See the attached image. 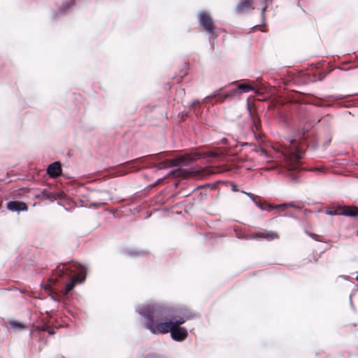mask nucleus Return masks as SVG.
<instances>
[{"label":"nucleus","mask_w":358,"mask_h":358,"mask_svg":"<svg viewBox=\"0 0 358 358\" xmlns=\"http://www.w3.org/2000/svg\"><path fill=\"white\" fill-rule=\"evenodd\" d=\"M243 193L246 194L253 202H255V199H259V196L254 194L251 192H247L243 191Z\"/></svg>","instance_id":"c756f323"},{"label":"nucleus","mask_w":358,"mask_h":358,"mask_svg":"<svg viewBox=\"0 0 358 358\" xmlns=\"http://www.w3.org/2000/svg\"><path fill=\"white\" fill-rule=\"evenodd\" d=\"M358 208L357 207H348L346 208L342 209L339 212V215H343L345 217H350L353 218H357L358 215Z\"/></svg>","instance_id":"4468645a"},{"label":"nucleus","mask_w":358,"mask_h":358,"mask_svg":"<svg viewBox=\"0 0 358 358\" xmlns=\"http://www.w3.org/2000/svg\"><path fill=\"white\" fill-rule=\"evenodd\" d=\"M308 212V210L307 209H305L303 211L304 214H306Z\"/></svg>","instance_id":"864d4df0"},{"label":"nucleus","mask_w":358,"mask_h":358,"mask_svg":"<svg viewBox=\"0 0 358 358\" xmlns=\"http://www.w3.org/2000/svg\"><path fill=\"white\" fill-rule=\"evenodd\" d=\"M201 155L196 151H193L189 154L180 155L176 157H171L165 152L157 154L156 157L157 166L159 169H168L171 167H176L175 169L170 171L167 176H182L183 175V169L180 166H187L192 162L200 158Z\"/></svg>","instance_id":"7ed1b4c3"},{"label":"nucleus","mask_w":358,"mask_h":358,"mask_svg":"<svg viewBox=\"0 0 358 358\" xmlns=\"http://www.w3.org/2000/svg\"><path fill=\"white\" fill-rule=\"evenodd\" d=\"M296 201H291L287 202V207H292V208L296 207Z\"/></svg>","instance_id":"e433bc0d"},{"label":"nucleus","mask_w":358,"mask_h":358,"mask_svg":"<svg viewBox=\"0 0 358 358\" xmlns=\"http://www.w3.org/2000/svg\"><path fill=\"white\" fill-rule=\"evenodd\" d=\"M188 117H189V113L188 112H183V113H181L180 120L182 121H184Z\"/></svg>","instance_id":"f704fd0d"},{"label":"nucleus","mask_w":358,"mask_h":358,"mask_svg":"<svg viewBox=\"0 0 358 358\" xmlns=\"http://www.w3.org/2000/svg\"><path fill=\"white\" fill-rule=\"evenodd\" d=\"M217 182H222V181H217ZM225 182L228 183V184H230V185L231 186V191L232 192H236L238 191V187L235 183L231 182Z\"/></svg>","instance_id":"2f4dec72"},{"label":"nucleus","mask_w":358,"mask_h":358,"mask_svg":"<svg viewBox=\"0 0 358 358\" xmlns=\"http://www.w3.org/2000/svg\"><path fill=\"white\" fill-rule=\"evenodd\" d=\"M75 5L74 0H65L64 1L61 6L58 8L57 13H55V15L57 13L59 15H65L66 13Z\"/></svg>","instance_id":"ddd939ff"},{"label":"nucleus","mask_w":358,"mask_h":358,"mask_svg":"<svg viewBox=\"0 0 358 358\" xmlns=\"http://www.w3.org/2000/svg\"><path fill=\"white\" fill-rule=\"evenodd\" d=\"M357 218H358V215H357Z\"/></svg>","instance_id":"e2e57ef3"},{"label":"nucleus","mask_w":358,"mask_h":358,"mask_svg":"<svg viewBox=\"0 0 358 358\" xmlns=\"http://www.w3.org/2000/svg\"><path fill=\"white\" fill-rule=\"evenodd\" d=\"M308 130V127H303L302 129L299 128L294 131L293 136L287 138L290 145L291 152L297 160L303 157L306 149L309 148L311 150L317 149V141L313 136L307 134Z\"/></svg>","instance_id":"20e7f679"},{"label":"nucleus","mask_w":358,"mask_h":358,"mask_svg":"<svg viewBox=\"0 0 358 358\" xmlns=\"http://www.w3.org/2000/svg\"><path fill=\"white\" fill-rule=\"evenodd\" d=\"M250 144L248 143H244L241 145V146H247V145H249Z\"/></svg>","instance_id":"de8ad7c7"},{"label":"nucleus","mask_w":358,"mask_h":358,"mask_svg":"<svg viewBox=\"0 0 358 358\" xmlns=\"http://www.w3.org/2000/svg\"><path fill=\"white\" fill-rule=\"evenodd\" d=\"M147 252L143 250H137V249H126L124 251V254L130 257H136L139 256H144Z\"/></svg>","instance_id":"2eb2a0df"},{"label":"nucleus","mask_w":358,"mask_h":358,"mask_svg":"<svg viewBox=\"0 0 358 358\" xmlns=\"http://www.w3.org/2000/svg\"><path fill=\"white\" fill-rule=\"evenodd\" d=\"M143 358H169V357L162 353L151 352L145 354Z\"/></svg>","instance_id":"412c9836"},{"label":"nucleus","mask_w":358,"mask_h":358,"mask_svg":"<svg viewBox=\"0 0 358 358\" xmlns=\"http://www.w3.org/2000/svg\"><path fill=\"white\" fill-rule=\"evenodd\" d=\"M236 86L240 94L242 93H248L249 92L255 91V88L248 83H241Z\"/></svg>","instance_id":"f3484780"},{"label":"nucleus","mask_w":358,"mask_h":358,"mask_svg":"<svg viewBox=\"0 0 358 358\" xmlns=\"http://www.w3.org/2000/svg\"><path fill=\"white\" fill-rule=\"evenodd\" d=\"M285 216H287L289 217L293 218V219L296 220H299L298 217L296 215H295L294 213H286L285 215Z\"/></svg>","instance_id":"c9c22d12"},{"label":"nucleus","mask_w":358,"mask_h":358,"mask_svg":"<svg viewBox=\"0 0 358 358\" xmlns=\"http://www.w3.org/2000/svg\"><path fill=\"white\" fill-rule=\"evenodd\" d=\"M310 104H312L315 106H317V107L323 106V104H322L321 100H319V99H315V100L312 101L310 102Z\"/></svg>","instance_id":"473e14b6"},{"label":"nucleus","mask_w":358,"mask_h":358,"mask_svg":"<svg viewBox=\"0 0 358 358\" xmlns=\"http://www.w3.org/2000/svg\"><path fill=\"white\" fill-rule=\"evenodd\" d=\"M339 106H340V107H348V106H347V105H342V104L339 105Z\"/></svg>","instance_id":"3c124183"},{"label":"nucleus","mask_w":358,"mask_h":358,"mask_svg":"<svg viewBox=\"0 0 358 358\" xmlns=\"http://www.w3.org/2000/svg\"><path fill=\"white\" fill-rule=\"evenodd\" d=\"M338 69L341 70V71H344L345 70L343 68H341V67H338Z\"/></svg>","instance_id":"5fc2aeb1"},{"label":"nucleus","mask_w":358,"mask_h":358,"mask_svg":"<svg viewBox=\"0 0 358 358\" xmlns=\"http://www.w3.org/2000/svg\"><path fill=\"white\" fill-rule=\"evenodd\" d=\"M249 237L255 240L264 239L268 241H271L273 239L278 238V235L273 231L262 230L251 234Z\"/></svg>","instance_id":"9d476101"},{"label":"nucleus","mask_w":358,"mask_h":358,"mask_svg":"<svg viewBox=\"0 0 358 358\" xmlns=\"http://www.w3.org/2000/svg\"><path fill=\"white\" fill-rule=\"evenodd\" d=\"M357 94H332V95H328L324 97V99L329 101L336 102L340 99H343L348 97H350L355 95H357Z\"/></svg>","instance_id":"dca6fc26"},{"label":"nucleus","mask_w":358,"mask_h":358,"mask_svg":"<svg viewBox=\"0 0 358 358\" xmlns=\"http://www.w3.org/2000/svg\"><path fill=\"white\" fill-rule=\"evenodd\" d=\"M251 0H241L236 6V10L238 12H243L244 10L248 8L251 6Z\"/></svg>","instance_id":"a211bd4d"},{"label":"nucleus","mask_w":358,"mask_h":358,"mask_svg":"<svg viewBox=\"0 0 358 358\" xmlns=\"http://www.w3.org/2000/svg\"><path fill=\"white\" fill-rule=\"evenodd\" d=\"M62 172L61 164L59 162H53L50 163L46 169V173L50 177L53 178L59 175Z\"/></svg>","instance_id":"f8f14e48"},{"label":"nucleus","mask_w":358,"mask_h":358,"mask_svg":"<svg viewBox=\"0 0 358 358\" xmlns=\"http://www.w3.org/2000/svg\"><path fill=\"white\" fill-rule=\"evenodd\" d=\"M186 74H187V73H186V72H185V73L182 74V76H185Z\"/></svg>","instance_id":"680f3d73"},{"label":"nucleus","mask_w":358,"mask_h":358,"mask_svg":"<svg viewBox=\"0 0 358 358\" xmlns=\"http://www.w3.org/2000/svg\"><path fill=\"white\" fill-rule=\"evenodd\" d=\"M324 213L326 215H332V216L339 215V212H338L336 210H332V209H326L324 210Z\"/></svg>","instance_id":"7c9ffc66"},{"label":"nucleus","mask_w":358,"mask_h":358,"mask_svg":"<svg viewBox=\"0 0 358 358\" xmlns=\"http://www.w3.org/2000/svg\"><path fill=\"white\" fill-rule=\"evenodd\" d=\"M341 277H343V278L347 279L348 277L345 275H341Z\"/></svg>","instance_id":"6e6d98bb"},{"label":"nucleus","mask_w":358,"mask_h":358,"mask_svg":"<svg viewBox=\"0 0 358 358\" xmlns=\"http://www.w3.org/2000/svg\"><path fill=\"white\" fill-rule=\"evenodd\" d=\"M165 176L164 177H162V178H159L158 179H157L155 180V182H154L156 185L159 184L160 182H162L164 179Z\"/></svg>","instance_id":"ea45409f"},{"label":"nucleus","mask_w":358,"mask_h":358,"mask_svg":"<svg viewBox=\"0 0 358 358\" xmlns=\"http://www.w3.org/2000/svg\"><path fill=\"white\" fill-rule=\"evenodd\" d=\"M136 312L144 320L143 327L152 335H165L169 333L171 339L177 343L184 342L194 327L183 326L197 315L191 308L180 305L165 303H141L136 306Z\"/></svg>","instance_id":"f257e3e1"},{"label":"nucleus","mask_w":358,"mask_h":358,"mask_svg":"<svg viewBox=\"0 0 358 358\" xmlns=\"http://www.w3.org/2000/svg\"><path fill=\"white\" fill-rule=\"evenodd\" d=\"M355 280H356L357 281H358V274L357 275V276H356V278H355Z\"/></svg>","instance_id":"4d7b16f0"},{"label":"nucleus","mask_w":358,"mask_h":358,"mask_svg":"<svg viewBox=\"0 0 358 358\" xmlns=\"http://www.w3.org/2000/svg\"><path fill=\"white\" fill-rule=\"evenodd\" d=\"M294 208L296 209H298V210H301L302 208L301 206V202L300 201H296V207H294Z\"/></svg>","instance_id":"58836bf2"},{"label":"nucleus","mask_w":358,"mask_h":358,"mask_svg":"<svg viewBox=\"0 0 358 358\" xmlns=\"http://www.w3.org/2000/svg\"><path fill=\"white\" fill-rule=\"evenodd\" d=\"M27 192L25 188H20L14 191L15 194L19 197L24 196V194Z\"/></svg>","instance_id":"c85d7f7f"},{"label":"nucleus","mask_w":358,"mask_h":358,"mask_svg":"<svg viewBox=\"0 0 358 358\" xmlns=\"http://www.w3.org/2000/svg\"><path fill=\"white\" fill-rule=\"evenodd\" d=\"M50 297L52 300L55 301H57L58 302L59 300L58 299V298L57 296H55L54 294H50Z\"/></svg>","instance_id":"4c0bfd02"},{"label":"nucleus","mask_w":358,"mask_h":358,"mask_svg":"<svg viewBox=\"0 0 358 358\" xmlns=\"http://www.w3.org/2000/svg\"><path fill=\"white\" fill-rule=\"evenodd\" d=\"M17 290H18L20 293H24L25 291H23L22 289H16Z\"/></svg>","instance_id":"09e8293b"},{"label":"nucleus","mask_w":358,"mask_h":358,"mask_svg":"<svg viewBox=\"0 0 358 358\" xmlns=\"http://www.w3.org/2000/svg\"><path fill=\"white\" fill-rule=\"evenodd\" d=\"M238 83V81H234L231 83L232 85H236Z\"/></svg>","instance_id":"8fccbe9b"},{"label":"nucleus","mask_w":358,"mask_h":358,"mask_svg":"<svg viewBox=\"0 0 358 358\" xmlns=\"http://www.w3.org/2000/svg\"><path fill=\"white\" fill-rule=\"evenodd\" d=\"M116 211L117 210L115 209H112L109 210V212L113 215H114L116 213Z\"/></svg>","instance_id":"c03bdc74"},{"label":"nucleus","mask_w":358,"mask_h":358,"mask_svg":"<svg viewBox=\"0 0 358 358\" xmlns=\"http://www.w3.org/2000/svg\"><path fill=\"white\" fill-rule=\"evenodd\" d=\"M47 332L49 335L52 336L56 334V329L51 328L47 322L43 323L41 326H36L33 330L31 331L30 334L35 336L36 334L41 335L42 333Z\"/></svg>","instance_id":"9b49d317"},{"label":"nucleus","mask_w":358,"mask_h":358,"mask_svg":"<svg viewBox=\"0 0 358 358\" xmlns=\"http://www.w3.org/2000/svg\"><path fill=\"white\" fill-rule=\"evenodd\" d=\"M305 233L306 235H308L309 237L312 238L313 240H315L316 241H321V240L320 238V236L319 235L314 234L313 232L308 231L307 230H305Z\"/></svg>","instance_id":"cd10ccee"},{"label":"nucleus","mask_w":358,"mask_h":358,"mask_svg":"<svg viewBox=\"0 0 358 358\" xmlns=\"http://www.w3.org/2000/svg\"><path fill=\"white\" fill-rule=\"evenodd\" d=\"M104 203H99V202H90L89 205H81L80 207L85 208H98L101 206H103Z\"/></svg>","instance_id":"b1692460"},{"label":"nucleus","mask_w":358,"mask_h":358,"mask_svg":"<svg viewBox=\"0 0 358 358\" xmlns=\"http://www.w3.org/2000/svg\"><path fill=\"white\" fill-rule=\"evenodd\" d=\"M247 110L248 111V114H249L250 119L252 120L253 121H255L254 116H253L252 112L251 110L250 103H249L248 100L247 101Z\"/></svg>","instance_id":"72a5a7b5"},{"label":"nucleus","mask_w":358,"mask_h":358,"mask_svg":"<svg viewBox=\"0 0 358 358\" xmlns=\"http://www.w3.org/2000/svg\"><path fill=\"white\" fill-rule=\"evenodd\" d=\"M222 90L223 87H220V89L213 92L210 95L206 96V99L214 98L215 99V102L217 103L223 101L228 98H231L240 94L238 90H237V87L234 89L229 90L227 93H222Z\"/></svg>","instance_id":"6e6552de"},{"label":"nucleus","mask_w":358,"mask_h":358,"mask_svg":"<svg viewBox=\"0 0 358 358\" xmlns=\"http://www.w3.org/2000/svg\"><path fill=\"white\" fill-rule=\"evenodd\" d=\"M260 151L262 152V154L264 156H266L267 155V152L265 150L262 149V148H260Z\"/></svg>","instance_id":"79ce46f5"},{"label":"nucleus","mask_w":358,"mask_h":358,"mask_svg":"<svg viewBox=\"0 0 358 358\" xmlns=\"http://www.w3.org/2000/svg\"><path fill=\"white\" fill-rule=\"evenodd\" d=\"M254 203L255 204V206L260 210H268V207L267 208H265L264 206V201L262 199V198L259 196V199H255V202H254Z\"/></svg>","instance_id":"5701e85b"},{"label":"nucleus","mask_w":358,"mask_h":358,"mask_svg":"<svg viewBox=\"0 0 358 358\" xmlns=\"http://www.w3.org/2000/svg\"><path fill=\"white\" fill-rule=\"evenodd\" d=\"M189 169V173H198L199 172V170L196 169H194V168H190Z\"/></svg>","instance_id":"a19ab883"},{"label":"nucleus","mask_w":358,"mask_h":358,"mask_svg":"<svg viewBox=\"0 0 358 358\" xmlns=\"http://www.w3.org/2000/svg\"><path fill=\"white\" fill-rule=\"evenodd\" d=\"M206 186H211V189H213L215 187V184H212V185L211 184H207V185H206Z\"/></svg>","instance_id":"a18cd8bd"},{"label":"nucleus","mask_w":358,"mask_h":358,"mask_svg":"<svg viewBox=\"0 0 358 358\" xmlns=\"http://www.w3.org/2000/svg\"><path fill=\"white\" fill-rule=\"evenodd\" d=\"M50 192L46 189H44L41 192V193L39 194L36 195L35 197L36 199L45 198V199H50Z\"/></svg>","instance_id":"393cba45"},{"label":"nucleus","mask_w":358,"mask_h":358,"mask_svg":"<svg viewBox=\"0 0 358 358\" xmlns=\"http://www.w3.org/2000/svg\"><path fill=\"white\" fill-rule=\"evenodd\" d=\"M331 70H328L325 72H320L318 73H314L313 74V80L315 81V80L322 81L324 79L326 76L331 73Z\"/></svg>","instance_id":"4be33fe9"},{"label":"nucleus","mask_w":358,"mask_h":358,"mask_svg":"<svg viewBox=\"0 0 358 358\" xmlns=\"http://www.w3.org/2000/svg\"><path fill=\"white\" fill-rule=\"evenodd\" d=\"M10 326L15 330H23L26 329V326L21 322L15 320H8Z\"/></svg>","instance_id":"aec40b11"},{"label":"nucleus","mask_w":358,"mask_h":358,"mask_svg":"<svg viewBox=\"0 0 358 358\" xmlns=\"http://www.w3.org/2000/svg\"><path fill=\"white\" fill-rule=\"evenodd\" d=\"M185 66H187V68H188V64L185 63Z\"/></svg>","instance_id":"052dcab7"},{"label":"nucleus","mask_w":358,"mask_h":358,"mask_svg":"<svg viewBox=\"0 0 358 358\" xmlns=\"http://www.w3.org/2000/svg\"><path fill=\"white\" fill-rule=\"evenodd\" d=\"M87 273V268L85 265L69 261L56 266L52 271V280L55 285H63L62 292L66 295L71 292L76 285L86 280Z\"/></svg>","instance_id":"f03ea898"},{"label":"nucleus","mask_w":358,"mask_h":358,"mask_svg":"<svg viewBox=\"0 0 358 358\" xmlns=\"http://www.w3.org/2000/svg\"><path fill=\"white\" fill-rule=\"evenodd\" d=\"M356 235L358 236V230L356 231Z\"/></svg>","instance_id":"bf43d9fd"},{"label":"nucleus","mask_w":358,"mask_h":358,"mask_svg":"<svg viewBox=\"0 0 358 358\" xmlns=\"http://www.w3.org/2000/svg\"><path fill=\"white\" fill-rule=\"evenodd\" d=\"M268 6L267 3H265V5L261 9V19H262V24H264L266 22V10Z\"/></svg>","instance_id":"bb28decb"},{"label":"nucleus","mask_w":358,"mask_h":358,"mask_svg":"<svg viewBox=\"0 0 358 358\" xmlns=\"http://www.w3.org/2000/svg\"><path fill=\"white\" fill-rule=\"evenodd\" d=\"M200 106L201 104L199 100H194L189 103V107L194 110V115L196 117H199L201 115Z\"/></svg>","instance_id":"6ab92c4d"},{"label":"nucleus","mask_w":358,"mask_h":358,"mask_svg":"<svg viewBox=\"0 0 358 358\" xmlns=\"http://www.w3.org/2000/svg\"><path fill=\"white\" fill-rule=\"evenodd\" d=\"M264 3H268V2L271 3L272 0H264Z\"/></svg>","instance_id":"49530a36"},{"label":"nucleus","mask_w":358,"mask_h":358,"mask_svg":"<svg viewBox=\"0 0 358 358\" xmlns=\"http://www.w3.org/2000/svg\"><path fill=\"white\" fill-rule=\"evenodd\" d=\"M287 207V203H282L280 205L269 204L268 205V211L271 210H279L282 208Z\"/></svg>","instance_id":"a878e982"},{"label":"nucleus","mask_w":358,"mask_h":358,"mask_svg":"<svg viewBox=\"0 0 358 358\" xmlns=\"http://www.w3.org/2000/svg\"><path fill=\"white\" fill-rule=\"evenodd\" d=\"M8 210L20 214L22 212L28 211V206L22 201H17L15 199H11L6 203Z\"/></svg>","instance_id":"1a4fd4ad"},{"label":"nucleus","mask_w":358,"mask_h":358,"mask_svg":"<svg viewBox=\"0 0 358 358\" xmlns=\"http://www.w3.org/2000/svg\"><path fill=\"white\" fill-rule=\"evenodd\" d=\"M3 202L0 201V209L2 208Z\"/></svg>","instance_id":"603ef678"},{"label":"nucleus","mask_w":358,"mask_h":358,"mask_svg":"<svg viewBox=\"0 0 358 358\" xmlns=\"http://www.w3.org/2000/svg\"><path fill=\"white\" fill-rule=\"evenodd\" d=\"M299 121V124L296 125L295 131L300 128L303 129V127L306 128L308 127V129L313 127V123L310 121V114L308 111L307 107L305 105L299 106L296 113V117Z\"/></svg>","instance_id":"0eeeda50"},{"label":"nucleus","mask_w":358,"mask_h":358,"mask_svg":"<svg viewBox=\"0 0 358 358\" xmlns=\"http://www.w3.org/2000/svg\"><path fill=\"white\" fill-rule=\"evenodd\" d=\"M105 192L107 193V194H110L109 191H105Z\"/></svg>","instance_id":"13d9d810"},{"label":"nucleus","mask_w":358,"mask_h":358,"mask_svg":"<svg viewBox=\"0 0 358 358\" xmlns=\"http://www.w3.org/2000/svg\"><path fill=\"white\" fill-rule=\"evenodd\" d=\"M301 170L299 162H289L280 169L279 173L287 178L291 183L297 184L300 182L299 173Z\"/></svg>","instance_id":"423d86ee"},{"label":"nucleus","mask_w":358,"mask_h":358,"mask_svg":"<svg viewBox=\"0 0 358 358\" xmlns=\"http://www.w3.org/2000/svg\"><path fill=\"white\" fill-rule=\"evenodd\" d=\"M155 185H156V184L155 182H152V184H150L149 185H148L146 188L151 189L153 187H155Z\"/></svg>","instance_id":"37998d69"},{"label":"nucleus","mask_w":358,"mask_h":358,"mask_svg":"<svg viewBox=\"0 0 358 358\" xmlns=\"http://www.w3.org/2000/svg\"><path fill=\"white\" fill-rule=\"evenodd\" d=\"M197 21L202 29L208 34L210 40H214L218 37V34L216 32L217 27L209 13L205 10L200 11L197 15Z\"/></svg>","instance_id":"39448f33"}]
</instances>
